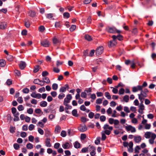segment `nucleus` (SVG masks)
Instances as JSON below:
<instances>
[{
    "label": "nucleus",
    "instance_id": "obj_34",
    "mask_svg": "<svg viewBox=\"0 0 156 156\" xmlns=\"http://www.w3.org/2000/svg\"><path fill=\"white\" fill-rule=\"evenodd\" d=\"M58 88V85L57 84L54 83L52 85V88L53 90H56Z\"/></svg>",
    "mask_w": 156,
    "mask_h": 156
},
{
    "label": "nucleus",
    "instance_id": "obj_61",
    "mask_svg": "<svg viewBox=\"0 0 156 156\" xmlns=\"http://www.w3.org/2000/svg\"><path fill=\"white\" fill-rule=\"evenodd\" d=\"M34 139V137L32 135L29 136L28 137L29 140L32 142H33Z\"/></svg>",
    "mask_w": 156,
    "mask_h": 156
},
{
    "label": "nucleus",
    "instance_id": "obj_64",
    "mask_svg": "<svg viewBox=\"0 0 156 156\" xmlns=\"http://www.w3.org/2000/svg\"><path fill=\"white\" fill-rule=\"evenodd\" d=\"M38 133L41 135H42L44 134V132L43 130L40 128H38L37 129Z\"/></svg>",
    "mask_w": 156,
    "mask_h": 156
},
{
    "label": "nucleus",
    "instance_id": "obj_55",
    "mask_svg": "<svg viewBox=\"0 0 156 156\" xmlns=\"http://www.w3.org/2000/svg\"><path fill=\"white\" fill-rule=\"evenodd\" d=\"M114 120L112 118H110L108 119V122L110 124H112L114 123Z\"/></svg>",
    "mask_w": 156,
    "mask_h": 156
},
{
    "label": "nucleus",
    "instance_id": "obj_6",
    "mask_svg": "<svg viewBox=\"0 0 156 156\" xmlns=\"http://www.w3.org/2000/svg\"><path fill=\"white\" fill-rule=\"evenodd\" d=\"M107 30L108 32L112 33H120V30H117L114 27H109L107 29Z\"/></svg>",
    "mask_w": 156,
    "mask_h": 156
},
{
    "label": "nucleus",
    "instance_id": "obj_47",
    "mask_svg": "<svg viewBox=\"0 0 156 156\" xmlns=\"http://www.w3.org/2000/svg\"><path fill=\"white\" fill-rule=\"evenodd\" d=\"M33 111L34 110L33 108H30L27 110V112L30 114H31L33 113Z\"/></svg>",
    "mask_w": 156,
    "mask_h": 156
},
{
    "label": "nucleus",
    "instance_id": "obj_21",
    "mask_svg": "<svg viewBox=\"0 0 156 156\" xmlns=\"http://www.w3.org/2000/svg\"><path fill=\"white\" fill-rule=\"evenodd\" d=\"M74 147L76 148H79L80 147V144L78 141H76L74 144Z\"/></svg>",
    "mask_w": 156,
    "mask_h": 156
},
{
    "label": "nucleus",
    "instance_id": "obj_17",
    "mask_svg": "<svg viewBox=\"0 0 156 156\" xmlns=\"http://www.w3.org/2000/svg\"><path fill=\"white\" fill-rule=\"evenodd\" d=\"M19 66L21 69H23L26 66V63L24 62L21 61L19 64Z\"/></svg>",
    "mask_w": 156,
    "mask_h": 156
},
{
    "label": "nucleus",
    "instance_id": "obj_53",
    "mask_svg": "<svg viewBox=\"0 0 156 156\" xmlns=\"http://www.w3.org/2000/svg\"><path fill=\"white\" fill-rule=\"evenodd\" d=\"M53 42L55 44H56L59 42V40L55 37H54L53 40Z\"/></svg>",
    "mask_w": 156,
    "mask_h": 156
},
{
    "label": "nucleus",
    "instance_id": "obj_18",
    "mask_svg": "<svg viewBox=\"0 0 156 156\" xmlns=\"http://www.w3.org/2000/svg\"><path fill=\"white\" fill-rule=\"evenodd\" d=\"M7 24L5 22H2L0 23V29L2 30L5 29L7 27Z\"/></svg>",
    "mask_w": 156,
    "mask_h": 156
},
{
    "label": "nucleus",
    "instance_id": "obj_22",
    "mask_svg": "<svg viewBox=\"0 0 156 156\" xmlns=\"http://www.w3.org/2000/svg\"><path fill=\"white\" fill-rule=\"evenodd\" d=\"M53 16L54 15L52 13H49L46 15L47 18L50 20H54V19L53 18Z\"/></svg>",
    "mask_w": 156,
    "mask_h": 156
},
{
    "label": "nucleus",
    "instance_id": "obj_7",
    "mask_svg": "<svg viewBox=\"0 0 156 156\" xmlns=\"http://www.w3.org/2000/svg\"><path fill=\"white\" fill-rule=\"evenodd\" d=\"M104 48L102 46L99 47L96 50V54L97 55H99L102 53Z\"/></svg>",
    "mask_w": 156,
    "mask_h": 156
},
{
    "label": "nucleus",
    "instance_id": "obj_51",
    "mask_svg": "<svg viewBox=\"0 0 156 156\" xmlns=\"http://www.w3.org/2000/svg\"><path fill=\"white\" fill-rule=\"evenodd\" d=\"M23 92L25 94L28 93L29 91V89L27 88H25L22 90Z\"/></svg>",
    "mask_w": 156,
    "mask_h": 156
},
{
    "label": "nucleus",
    "instance_id": "obj_27",
    "mask_svg": "<svg viewBox=\"0 0 156 156\" xmlns=\"http://www.w3.org/2000/svg\"><path fill=\"white\" fill-rule=\"evenodd\" d=\"M47 102L45 101H41L40 104V105L42 107H45L47 106Z\"/></svg>",
    "mask_w": 156,
    "mask_h": 156
},
{
    "label": "nucleus",
    "instance_id": "obj_43",
    "mask_svg": "<svg viewBox=\"0 0 156 156\" xmlns=\"http://www.w3.org/2000/svg\"><path fill=\"white\" fill-rule=\"evenodd\" d=\"M66 135V132L64 130H62L61 133V136L62 137H65Z\"/></svg>",
    "mask_w": 156,
    "mask_h": 156
},
{
    "label": "nucleus",
    "instance_id": "obj_32",
    "mask_svg": "<svg viewBox=\"0 0 156 156\" xmlns=\"http://www.w3.org/2000/svg\"><path fill=\"white\" fill-rule=\"evenodd\" d=\"M85 39L87 40L88 41H90L92 40L91 37L88 35H86L84 37Z\"/></svg>",
    "mask_w": 156,
    "mask_h": 156
},
{
    "label": "nucleus",
    "instance_id": "obj_19",
    "mask_svg": "<svg viewBox=\"0 0 156 156\" xmlns=\"http://www.w3.org/2000/svg\"><path fill=\"white\" fill-rule=\"evenodd\" d=\"M61 131V127L58 126H56L55 127V134L59 133Z\"/></svg>",
    "mask_w": 156,
    "mask_h": 156
},
{
    "label": "nucleus",
    "instance_id": "obj_50",
    "mask_svg": "<svg viewBox=\"0 0 156 156\" xmlns=\"http://www.w3.org/2000/svg\"><path fill=\"white\" fill-rule=\"evenodd\" d=\"M111 88H112V92L115 94H117L118 92V90L117 89L111 87Z\"/></svg>",
    "mask_w": 156,
    "mask_h": 156
},
{
    "label": "nucleus",
    "instance_id": "obj_8",
    "mask_svg": "<svg viewBox=\"0 0 156 156\" xmlns=\"http://www.w3.org/2000/svg\"><path fill=\"white\" fill-rule=\"evenodd\" d=\"M41 44L42 46L44 47H48L50 44L49 41L46 40L41 41Z\"/></svg>",
    "mask_w": 156,
    "mask_h": 156
},
{
    "label": "nucleus",
    "instance_id": "obj_39",
    "mask_svg": "<svg viewBox=\"0 0 156 156\" xmlns=\"http://www.w3.org/2000/svg\"><path fill=\"white\" fill-rule=\"evenodd\" d=\"M41 80L39 79H36L34 80L33 83L35 84H39Z\"/></svg>",
    "mask_w": 156,
    "mask_h": 156
},
{
    "label": "nucleus",
    "instance_id": "obj_42",
    "mask_svg": "<svg viewBox=\"0 0 156 156\" xmlns=\"http://www.w3.org/2000/svg\"><path fill=\"white\" fill-rule=\"evenodd\" d=\"M65 97V94L63 93H61L58 96V98L60 99H63Z\"/></svg>",
    "mask_w": 156,
    "mask_h": 156
},
{
    "label": "nucleus",
    "instance_id": "obj_37",
    "mask_svg": "<svg viewBox=\"0 0 156 156\" xmlns=\"http://www.w3.org/2000/svg\"><path fill=\"white\" fill-rule=\"evenodd\" d=\"M141 93L140 94H139V95H141L144 98H146L147 97V94L146 93L144 92L142 90H141Z\"/></svg>",
    "mask_w": 156,
    "mask_h": 156
},
{
    "label": "nucleus",
    "instance_id": "obj_1",
    "mask_svg": "<svg viewBox=\"0 0 156 156\" xmlns=\"http://www.w3.org/2000/svg\"><path fill=\"white\" fill-rule=\"evenodd\" d=\"M144 136L146 139H149L151 137V138L149 140V143L152 145L154 144V140L156 138L155 134L151 132H146L144 133Z\"/></svg>",
    "mask_w": 156,
    "mask_h": 156
},
{
    "label": "nucleus",
    "instance_id": "obj_35",
    "mask_svg": "<svg viewBox=\"0 0 156 156\" xmlns=\"http://www.w3.org/2000/svg\"><path fill=\"white\" fill-rule=\"evenodd\" d=\"M39 66L37 65L34 67V69L33 70L34 72L36 73L39 70Z\"/></svg>",
    "mask_w": 156,
    "mask_h": 156
},
{
    "label": "nucleus",
    "instance_id": "obj_28",
    "mask_svg": "<svg viewBox=\"0 0 156 156\" xmlns=\"http://www.w3.org/2000/svg\"><path fill=\"white\" fill-rule=\"evenodd\" d=\"M6 58L9 61H12L13 59V56L10 55H7Z\"/></svg>",
    "mask_w": 156,
    "mask_h": 156
},
{
    "label": "nucleus",
    "instance_id": "obj_25",
    "mask_svg": "<svg viewBox=\"0 0 156 156\" xmlns=\"http://www.w3.org/2000/svg\"><path fill=\"white\" fill-rule=\"evenodd\" d=\"M42 80H44L46 83L48 84L50 83V81L49 78L47 77H44L42 78Z\"/></svg>",
    "mask_w": 156,
    "mask_h": 156
},
{
    "label": "nucleus",
    "instance_id": "obj_24",
    "mask_svg": "<svg viewBox=\"0 0 156 156\" xmlns=\"http://www.w3.org/2000/svg\"><path fill=\"white\" fill-rule=\"evenodd\" d=\"M105 95L108 99L110 100L111 99V95L108 92H105Z\"/></svg>",
    "mask_w": 156,
    "mask_h": 156
},
{
    "label": "nucleus",
    "instance_id": "obj_30",
    "mask_svg": "<svg viewBox=\"0 0 156 156\" xmlns=\"http://www.w3.org/2000/svg\"><path fill=\"white\" fill-rule=\"evenodd\" d=\"M72 114L75 117H77L78 116V115L77 114V112L76 110L74 109L72 112Z\"/></svg>",
    "mask_w": 156,
    "mask_h": 156
},
{
    "label": "nucleus",
    "instance_id": "obj_11",
    "mask_svg": "<svg viewBox=\"0 0 156 156\" xmlns=\"http://www.w3.org/2000/svg\"><path fill=\"white\" fill-rule=\"evenodd\" d=\"M45 145L47 147H51V139L49 138H47L45 141Z\"/></svg>",
    "mask_w": 156,
    "mask_h": 156
},
{
    "label": "nucleus",
    "instance_id": "obj_56",
    "mask_svg": "<svg viewBox=\"0 0 156 156\" xmlns=\"http://www.w3.org/2000/svg\"><path fill=\"white\" fill-rule=\"evenodd\" d=\"M116 102L114 101H112L110 103V106L112 107H115L116 106Z\"/></svg>",
    "mask_w": 156,
    "mask_h": 156
},
{
    "label": "nucleus",
    "instance_id": "obj_2",
    "mask_svg": "<svg viewBox=\"0 0 156 156\" xmlns=\"http://www.w3.org/2000/svg\"><path fill=\"white\" fill-rule=\"evenodd\" d=\"M103 128L104 130L103 131L105 132V134L107 135H109L111 134L113 129L112 126H110L107 124L104 125Z\"/></svg>",
    "mask_w": 156,
    "mask_h": 156
},
{
    "label": "nucleus",
    "instance_id": "obj_5",
    "mask_svg": "<svg viewBox=\"0 0 156 156\" xmlns=\"http://www.w3.org/2000/svg\"><path fill=\"white\" fill-rule=\"evenodd\" d=\"M112 37L113 39V40L110 41L109 44H108V46L109 47H114L116 45L117 43L115 41V39H116V36L113 35Z\"/></svg>",
    "mask_w": 156,
    "mask_h": 156
},
{
    "label": "nucleus",
    "instance_id": "obj_48",
    "mask_svg": "<svg viewBox=\"0 0 156 156\" xmlns=\"http://www.w3.org/2000/svg\"><path fill=\"white\" fill-rule=\"evenodd\" d=\"M60 145V144L58 143H55L54 145V147L56 149H58Z\"/></svg>",
    "mask_w": 156,
    "mask_h": 156
},
{
    "label": "nucleus",
    "instance_id": "obj_10",
    "mask_svg": "<svg viewBox=\"0 0 156 156\" xmlns=\"http://www.w3.org/2000/svg\"><path fill=\"white\" fill-rule=\"evenodd\" d=\"M78 129L81 132H84L87 130V128L85 124H84L80 125L79 128Z\"/></svg>",
    "mask_w": 156,
    "mask_h": 156
},
{
    "label": "nucleus",
    "instance_id": "obj_15",
    "mask_svg": "<svg viewBox=\"0 0 156 156\" xmlns=\"http://www.w3.org/2000/svg\"><path fill=\"white\" fill-rule=\"evenodd\" d=\"M142 138L140 136H134V140L136 143H138L141 141Z\"/></svg>",
    "mask_w": 156,
    "mask_h": 156
},
{
    "label": "nucleus",
    "instance_id": "obj_4",
    "mask_svg": "<svg viewBox=\"0 0 156 156\" xmlns=\"http://www.w3.org/2000/svg\"><path fill=\"white\" fill-rule=\"evenodd\" d=\"M72 99V96L70 94H68L66 96V97L64 99L63 104L64 105H67V104L69 103L70 101Z\"/></svg>",
    "mask_w": 156,
    "mask_h": 156
},
{
    "label": "nucleus",
    "instance_id": "obj_29",
    "mask_svg": "<svg viewBox=\"0 0 156 156\" xmlns=\"http://www.w3.org/2000/svg\"><path fill=\"white\" fill-rule=\"evenodd\" d=\"M5 65V60L3 59L0 60V66L1 67H3Z\"/></svg>",
    "mask_w": 156,
    "mask_h": 156
},
{
    "label": "nucleus",
    "instance_id": "obj_3",
    "mask_svg": "<svg viewBox=\"0 0 156 156\" xmlns=\"http://www.w3.org/2000/svg\"><path fill=\"white\" fill-rule=\"evenodd\" d=\"M124 127L127 132L130 131L131 133H135L136 132L135 128L130 125L125 126Z\"/></svg>",
    "mask_w": 156,
    "mask_h": 156
},
{
    "label": "nucleus",
    "instance_id": "obj_31",
    "mask_svg": "<svg viewBox=\"0 0 156 156\" xmlns=\"http://www.w3.org/2000/svg\"><path fill=\"white\" fill-rule=\"evenodd\" d=\"M35 13L34 12L32 11H30L29 12V15L32 17H34L35 15Z\"/></svg>",
    "mask_w": 156,
    "mask_h": 156
},
{
    "label": "nucleus",
    "instance_id": "obj_58",
    "mask_svg": "<svg viewBox=\"0 0 156 156\" xmlns=\"http://www.w3.org/2000/svg\"><path fill=\"white\" fill-rule=\"evenodd\" d=\"M37 125L41 127L42 128H43L44 126V124H43L41 122H39L37 123Z\"/></svg>",
    "mask_w": 156,
    "mask_h": 156
},
{
    "label": "nucleus",
    "instance_id": "obj_12",
    "mask_svg": "<svg viewBox=\"0 0 156 156\" xmlns=\"http://www.w3.org/2000/svg\"><path fill=\"white\" fill-rule=\"evenodd\" d=\"M144 106L143 104H140L138 109V112L141 114H142L144 113L143 110L144 109Z\"/></svg>",
    "mask_w": 156,
    "mask_h": 156
},
{
    "label": "nucleus",
    "instance_id": "obj_40",
    "mask_svg": "<svg viewBox=\"0 0 156 156\" xmlns=\"http://www.w3.org/2000/svg\"><path fill=\"white\" fill-rule=\"evenodd\" d=\"M140 148L139 146H137L135 148V153H139Z\"/></svg>",
    "mask_w": 156,
    "mask_h": 156
},
{
    "label": "nucleus",
    "instance_id": "obj_52",
    "mask_svg": "<svg viewBox=\"0 0 156 156\" xmlns=\"http://www.w3.org/2000/svg\"><path fill=\"white\" fill-rule=\"evenodd\" d=\"M76 28V26L75 25H72L71 27L70 28V30L71 31H73L75 30Z\"/></svg>",
    "mask_w": 156,
    "mask_h": 156
},
{
    "label": "nucleus",
    "instance_id": "obj_62",
    "mask_svg": "<svg viewBox=\"0 0 156 156\" xmlns=\"http://www.w3.org/2000/svg\"><path fill=\"white\" fill-rule=\"evenodd\" d=\"M63 16L64 17H66L67 18H68L69 17L70 14L68 12H65L64 13Z\"/></svg>",
    "mask_w": 156,
    "mask_h": 156
},
{
    "label": "nucleus",
    "instance_id": "obj_63",
    "mask_svg": "<svg viewBox=\"0 0 156 156\" xmlns=\"http://www.w3.org/2000/svg\"><path fill=\"white\" fill-rule=\"evenodd\" d=\"M34 126L32 124H30L29 126V129L30 130H33L34 128Z\"/></svg>",
    "mask_w": 156,
    "mask_h": 156
},
{
    "label": "nucleus",
    "instance_id": "obj_20",
    "mask_svg": "<svg viewBox=\"0 0 156 156\" xmlns=\"http://www.w3.org/2000/svg\"><path fill=\"white\" fill-rule=\"evenodd\" d=\"M19 114L18 112H17V113L15 114H14V120L15 121H19L20 120L19 115Z\"/></svg>",
    "mask_w": 156,
    "mask_h": 156
},
{
    "label": "nucleus",
    "instance_id": "obj_49",
    "mask_svg": "<svg viewBox=\"0 0 156 156\" xmlns=\"http://www.w3.org/2000/svg\"><path fill=\"white\" fill-rule=\"evenodd\" d=\"M124 110L127 113H129L130 112V111L129 108L127 106H125L124 107Z\"/></svg>",
    "mask_w": 156,
    "mask_h": 156
},
{
    "label": "nucleus",
    "instance_id": "obj_33",
    "mask_svg": "<svg viewBox=\"0 0 156 156\" xmlns=\"http://www.w3.org/2000/svg\"><path fill=\"white\" fill-rule=\"evenodd\" d=\"M129 96L127 95L124 96L123 98V100L126 102H127L129 101Z\"/></svg>",
    "mask_w": 156,
    "mask_h": 156
},
{
    "label": "nucleus",
    "instance_id": "obj_45",
    "mask_svg": "<svg viewBox=\"0 0 156 156\" xmlns=\"http://www.w3.org/2000/svg\"><path fill=\"white\" fill-rule=\"evenodd\" d=\"M48 73L47 71H43L42 72V75L44 77H45V76H48Z\"/></svg>",
    "mask_w": 156,
    "mask_h": 156
},
{
    "label": "nucleus",
    "instance_id": "obj_13",
    "mask_svg": "<svg viewBox=\"0 0 156 156\" xmlns=\"http://www.w3.org/2000/svg\"><path fill=\"white\" fill-rule=\"evenodd\" d=\"M69 88V86L68 84H66L65 85L64 87H61L59 90L60 92H64L66 91V89Z\"/></svg>",
    "mask_w": 156,
    "mask_h": 156
},
{
    "label": "nucleus",
    "instance_id": "obj_16",
    "mask_svg": "<svg viewBox=\"0 0 156 156\" xmlns=\"http://www.w3.org/2000/svg\"><path fill=\"white\" fill-rule=\"evenodd\" d=\"M62 147L65 149H69L70 147V145L68 142H66L62 144Z\"/></svg>",
    "mask_w": 156,
    "mask_h": 156
},
{
    "label": "nucleus",
    "instance_id": "obj_36",
    "mask_svg": "<svg viewBox=\"0 0 156 156\" xmlns=\"http://www.w3.org/2000/svg\"><path fill=\"white\" fill-rule=\"evenodd\" d=\"M45 29L44 27L43 26H41L39 27V31L41 32H43Z\"/></svg>",
    "mask_w": 156,
    "mask_h": 156
},
{
    "label": "nucleus",
    "instance_id": "obj_9",
    "mask_svg": "<svg viewBox=\"0 0 156 156\" xmlns=\"http://www.w3.org/2000/svg\"><path fill=\"white\" fill-rule=\"evenodd\" d=\"M142 90V86L140 85L132 87V91L134 92H136L138 90Z\"/></svg>",
    "mask_w": 156,
    "mask_h": 156
},
{
    "label": "nucleus",
    "instance_id": "obj_41",
    "mask_svg": "<svg viewBox=\"0 0 156 156\" xmlns=\"http://www.w3.org/2000/svg\"><path fill=\"white\" fill-rule=\"evenodd\" d=\"M19 111H22L24 109V107L22 105H19L17 107Z\"/></svg>",
    "mask_w": 156,
    "mask_h": 156
},
{
    "label": "nucleus",
    "instance_id": "obj_14",
    "mask_svg": "<svg viewBox=\"0 0 156 156\" xmlns=\"http://www.w3.org/2000/svg\"><path fill=\"white\" fill-rule=\"evenodd\" d=\"M31 96L35 98L40 99L41 98V95L40 94H36L35 92H33L31 94Z\"/></svg>",
    "mask_w": 156,
    "mask_h": 156
},
{
    "label": "nucleus",
    "instance_id": "obj_23",
    "mask_svg": "<svg viewBox=\"0 0 156 156\" xmlns=\"http://www.w3.org/2000/svg\"><path fill=\"white\" fill-rule=\"evenodd\" d=\"M101 140H105L106 138V136L105 135V132L102 131L101 132Z\"/></svg>",
    "mask_w": 156,
    "mask_h": 156
},
{
    "label": "nucleus",
    "instance_id": "obj_26",
    "mask_svg": "<svg viewBox=\"0 0 156 156\" xmlns=\"http://www.w3.org/2000/svg\"><path fill=\"white\" fill-rule=\"evenodd\" d=\"M26 147L28 149H31L33 148V145L30 143H28L26 145Z\"/></svg>",
    "mask_w": 156,
    "mask_h": 156
},
{
    "label": "nucleus",
    "instance_id": "obj_57",
    "mask_svg": "<svg viewBox=\"0 0 156 156\" xmlns=\"http://www.w3.org/2000/svg\"><path fill=\"white\" fill-rule=\"evenodd\" d=\"M94 116V113L92 112H90L88 114V117L90 119H92Z\"/></svg>",
    "mask_w": 156,
    "mask_h": 156
},
{
    "label": "nucleus",
    "instance_id": "obj_46",
    "mask_svg": "<svg viewBox=\"0 0 156 156\" xmlns=\"http://www.w3.org/2000/svg\"><path fill=\"white\" fill-rule=\"evenodd\" d=\"M151 124H150L146 123L145 125V128L146 129H150Z\"/></svg>",
    "mask_w": 156,
    "mask_h": 156
},
{
    "label": "nucleus",
    "instance_id": "obj_44",
    "mask_svg": "<svg viewBox=\"0 0 156 156\" xmlns=\"http://www.w3.org/2000/svg\"><path fill=\"white\" fill-rule=\"evenodd\" d=\"M124 89L123 88H121L119 90V94L120 95L123 94L124 93Z\"/></svg>",
    "mask_w": 156,
    "mask_h": 156
},
{
    "label": "nucleus",
    "instance_id": "obj_59",
    "mask_svg": "<svg viewBox=\"0 0 156 156\" xmlns=\"http://www.w3.org/2000/svg\"><path fill=\"white\" fill-rule=\"evenodd\" d=\"M55 26L56 27H60L61 26L60 23L59 22H56L55 23Z\"/></svg>",
    "mask_w": 156,
    "mask_h": 156
},
{
    "label": "nucleus",
    "instance_id": "obj_38",
    "mask_svg": "<svg viewBox=\"0 0 156 156\" xmlns=\"http://www.w3.org/2000/svg\"><path fill=\"white\" fill-rule=\"evenodd\" d=\"M106 112L108 115H109L112 113V109L111 108L109 107L107 110Z\"/></svg>",
    "mask_w": 156,
    "mask_h": 156
},
{
    "label": "nucleus",
    "instance_id": "obj_54",
    "mask_svg": "<svg viewBox=\"0 0 156 156\" xmlns=\"http://www.w3.org/2000/svg\"><path fill=\"white\" fill-rule=\"evenodd\" d=\"M100 137H97L95 141V143L97 145L99 144H100Z\"/></svg>",
    "mask_w": 156,
    "mask_h": 156
},
{
    "label": "nucleus",
    "instance_id": "obj_60",
    "mask_svg": "<svg viewBox=\"0 0 156 156\" xmlns=\"http://www.w3.org/2000/svg\"><path fill=\"white\" fill-rule=\"evenodd\" d=\"M13 146L16 150H18L20 148L19 145L16 143L14 144L13 145Z\"/></svg>",
    "mask_w": 156,
    "mask_h": 156
}]
</instances>
